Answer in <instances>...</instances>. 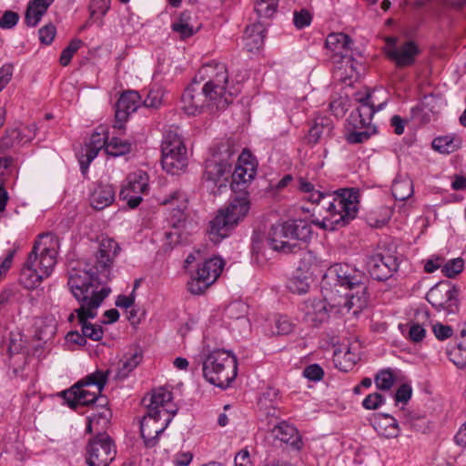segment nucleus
Returning a JSON list of instances; mask_svg holds the SVG:
<instances>
[{
  "instance_id": "obj_39",
  "label": "nucleus",
  "mask_w": 466,
  "mask_h": 466,
  "mask_svg": "<svg viewBox=\"0 0 466 466\" xmlns=\"http://www.w3.org/2000/svg\"><path fill=\"white\" fill-rule=\"evenodd\" d=\"M130 150L131 144L127 140H123L118 137H112L106 147V154L113 157L123 156L129 153Z\"/></svg>"
},
{
  "instance_id": "obj_2",
  "label": "nucleus",
  "mask_w": 466,
  "mask_h": 466,
  "mask_svg": "<svg viewBox=\"0 0 466 466\" xmlns=\"http://www.w3.org/2000/svg\"><path fill=\"white\" fill-rule=\"evenodd\" d=\"M238 86L229 84L225 64L212 62L199 68L193 82L185 89L182 110L188 116L225 109L239 93Z\"/></svg>"
},
{
  "instance_id": "obj_38",
  "label": "nucleus",
  "mask_w": 466,
  "mask_h": 466,
  "mask_svg": "<svg viewBox=\"0 0 466 466\" xmlns=\"http://www.w3.org/2000/svg\"><path fill=\"white\" fill-rule=\"evenodd\" d=\"M141 360V356L138 354H133L128 358L120 360L116 372V378L123 380L138 365Z\"/></svg>"
},
{
  "instance_id": "obj_25",
  "label": "nucleus",
  "mask_w": 466,
  "mask_h": 466,
  "mask_svg": "<svg viewBox=\"0 0 466 466\" xmlns=\"http://www.w3.org/2000/svg\"><path fill=\"white\" fill-rule=\"evenodd\" d=\"M115 189L107 184H98L92 190L89 200L90 205L96 210H102L110 206L115 200Z\"/></svg>"
},
{
  "instance_id": "obj_15",
  "label": "nucleus",
  "mask_w": 466,
  "mask_h": 466,
  "mask_svg": "<svg viewBox=\"0 0 466 466\" xmlns=\"http://www.w3.org/2000/svg\"><path fill=\"white\" fill-rule=\"evenodd\" d=\"M399 268V261L395 256L377 253L367 260V269L373 279L385 281L390 279Z\"/></svg>"
},
{
  "instance_id": "obj_62",
  "label": "nucleus",
  "mask_w": 466,
  "mask_h": 466,
  "mask_svg": "<svg viewBox=\"0 0 466 466\" xmlns=\"http://www.w3.org/2000/svg\"><path fill=\"white\" fill-rule=\"evenodd\" d=\"M412 394V389L409 384H402L395 393V401L406 403L410 398Z\"/></svg>"
},
{
  "instance_id": "obj_21",
  "label": "nucleus",
  "mask_w": 466,
  "mask_h": 466,
  "mask_svg": "<svg viewBox=\"0 0 466 466\" xmlns=\"http://www.w3.org/2000/svg\"><path fill=\"white\" fill-rule=\"evenodd\" d=\"M96 309L97 308H91V306L79 307L76 309L86 339L88 338L92 340L98 341L103 338L104 331L102 327L91 324L87 321L88 319H94L96 316Z\"/></svg>"
},
{
  "instance_id": "obj_10",
  "label": "nucleus",
  "mask_w": 466,
  "mask_h": 466,
  "mask_svg": "<svg viewBox=\"0 0 466 466\" xmlns=\"http://www.w3.org/2000/svg\"><path fill=\"white\" fill-rule=\"evenodd\" d=\"M108 373L109 370L106 372L97 370L86 376L69 390H64L63 398L72 408L94 403L106 383Z\"/></svg>"
},
{
  "instance_id": "obj_59",
  "label": "nucleus",
  "mask_w": 466,
  "mask_h": 466,
  "mask_svg": "<svg viewBox=\"0 0 466 466\" xmlns=\"http://www.w3.org/2000/svg\"><path fill=\"white\" fill-rule=\"evenodd\" d=\"M187 286L190 293L199 295L203 293L210 285L200 279L199 276L197 275L191 281L188 282Z\"/></svg>"
},
{
  "instance_id": "obj_29",
  "label": "nucleus",
  "mask_w": 466,
  "mask_h": 466,
  "mask_svg": "<svg viewBox=\"0 0 466 466\" xmlns=\"http://www.w3.org/2000/svg\"><path fill=\"white\" fill-rule=\"evenodd\" d=\"M224 262L220 258H213L206 260L197 270L200 279L211 285L220 275Z\"/></svg>"
},
{
  "instance_id": "obj_58",
  "label": "nucleus",
  "mask_w": 466,
  "mask_h": 466,
  "mask_svg": "<svg viewBox=\"0 0 466 466\" xmlns=\"http://www.w3.org/2000/svg\"><path fill=\"white\" fill-rule=\"evenodd\" d=\"M19 19L17 13L13 11H5L0 18V27L3 29H10L14 27Z\"/></svg>"
},
{
  "instance_id": "obj_36",
  "label": "nucleus",
  "mask_w": 466,
  "mask_h": 466,
  "mask_svg": "<svg viewBox=\"0 0 466 466\" xmlns=\"http://www.w3.org/2000/svg\"><path fill=\"white\" fill-rule=\"evenodd\" d=\"M108 417L109 410L107 409H103L98 413H92L88 417L86 431L88 433H92L94 431H97V433L100 432L109 422Z\"/></svg>"
},
{
  "instance_id": "obj_53",
  "label": "nucleus",
  "mask_w": 466,
  "mask_h": 466,
  "mask_svg": "<svg viewBox=\"0 0 466 466\" xmlns=\"http://www.w3.org/2000/svg\"><path fill=\"white\" fill-rule=\"evenodd\" d=\"M337 359L342 358L345 361V366L343 370L347 371L349 369H351L360 360V357L357 353L351 351L350 348H348L345 351L341 350L339 352H336Z\"/></svg>"
},
{
  "instance_id": "obj_7",
  "label": "nucleus",
  "mask_w": 466,
  "mask_h": 466,
  "mask_svg": "<svg viewBox=\"0 0 466 466\" xmlns=\"http://www.w3.org/2000/svg\"><path fill=\"white\" fill-rule=\"evenodd\" d=\"M312 233L311 226L303 219L289 220L271 226L268 235V245L275 251L294 252L298 247L295 240H308Z\"/></svg>"
},
{
  "instance_id": "obj_50",
  "label": "nucleus",
  "mask_w": 466,
  "mask_h": 466,
  "mask_svg": "<svg viewBox=\"0 0 466 466\" xmlns=\"http://www.w3.org/2000/svg\"><path fill=\"white\" fill-rule=\"evenodd\" d=\"M312 15L307 9L295 11L293 14L294 25L298 29L309 26L311 23Z\"/></svg>"
},
{
  "instance_id": "obj_41",
  "label": "nucleus",
  "mask_w": 466,
  "mask_h": 466,
  "mask_svg": "<svg viewBox=\"0 0 466 466\" xmlns=\"http://www.w3.org/2000/svg\"><path fill=\"white\" fill-rule=\"evenodd\" d=\"M450 360L459 368L466 366V341L462 340L447 350Z\"/></svg>"
},
{
  "instance_id": "obj_28",
  "label": "nucleus",
  "mask_w": 466,
  "mask_h": 466,
  "mask_svg": "<svg viewBox=\"0 0 466 466\" xmlns=\"http://www.w3.org/2000/svg\"><path fill=\"white\" fill-rule=\"evenodd\" d=\"M333 133L332 121L327 117H319L311 126L308 139L309 143L317 144L321 139L330 137Z\"/></svg>"
},
{
  "instance_id": "obj_51",
  "label": "nucleus",
  "mask_w": 466,
  "mask_h": 466,
  "mask_svg": "<svg viewBox=\"0 0 466 466\" xmlns=\"http://www.w3.org/2000/svg\"><path fill=\"white\" fill-rule=\"evenodd\" d=\"M381 213L382 215L380 218H377V214L375 212L370 213L367 217V221L369 225L373 228H380L383 225H385L390 219V211L388 208H381Z\"/></svg>"
},
{
  "instance_id": "obj_33",
  "label": "nucleus",
  "mask_w": 466,
  "mask_h": 466,
  "mask_svg": "<svg viewBox=\"0 0 466 466\" xmlns=\"http://www.w3.org/2000/svg\"><path fill=\"white\" fill-rule=\"evenodd\" d=\"M231 172V166L228 162L208 160L206 164L204 176L207 180L218 183L225 175Z\"/></svg>"
},
{
  "instance_id": "obj_64",
  "label": "nucleus",
  "mask_w": 466,
  "mask_h": 466,
  "mask_svg": "<svg viewBox=\"0 0 466 466\" xmlns=\"http://www.w3.org/2000/svg\"><path fill=\"white\" fill-rule=\"evenodd\" d=\"M192 459L193 454L190 451H179L175 454L173 463L176 466H188Z\"/></svg>"
},
{
  "instance_id": "obj_18",
  "label": "nucleus",
  "mask_w": 466,
  "mask_h": 466,
  "mask_svg": "<svg viewBox=\"0 0 466 466\" xmlns=\"http://www.w3.org/2000/svg\"><path fill=\"white\" fill-rule=\"evenodd\" d=\"M119 250L118 244L113 238H103L99 242L98 250L96 254L95 268L106 279H109L110 268Z\"/></svg>"
},
{
  "instance_id": "obj_52",
  "label": "nucleus",
  "mask_w": 466,
  "mask_h": 466,
  "mask_svg": "<svg viewBox=\"0 0 466 466\" xmlns=\"http://www.w3.org/2000/svg\"><path fill=\"white\" fill-rule=\"evenodd\" d=\"M19 137L20 132L17 128L6 129L0 141L1 147L5 149L12 147L19 140Z\"/></svg>"
},
{
  "instance_id": "obj_47",
  "label": "nucleus",
  "mask_w": 466,
  "mask_h": 466,
  "mask_svg": "<svg viewBox=\"0 0 466 466\" xmlns=\"http://www.w3.org/2000/svg\"><path fill=\"white\" fill-rule=\"evenodd\" d=\"M81 45L82 41L80 39H74L62 51L59 61L63 66H66L70 64L73 56L80 48Z\"/></svg>"
},
{
  "instance_id": "obj_57",
  "label": "nucleus",
  "mask_w": 466,
  "mask_h": 466,
  "mask_svg": "<svg viewBox=\"0 0 466 466\" xmlns=\"http://www.w3.org/2000/svg\"><path fill=\"white\" fill-rule=\"evenodd\" d=\"M162 104V94L159 90H150L143 101L146 107L157 108Z\"/></svg>"
},
{
  "instance_id": "obj_46",
  "label": "nucleus",
  "mask_w": 466,
  "mask_h": 466,
  "mask_svg": "<svg viewBox=\"0 0 466 466\" xmlns=\"http://www.w3.org/2000/svg\"><path fill=\"white\" fill-rule=\"evenodd\" d=\"M46 12L29 3L25 11V20L28 26H35Z\"/></svg>"
},
{
  "instance_id": "obj_8",
  "label": "nucleus",
  "mask_w": 466,
  "mask_h": 466,
  "mask_svg": "<svg viewBox=\"0 0 466 466\" xmlns=\"http://www.w3.org/2000/svg\"><path fill=\"white\" fill-rule=\"evenodd\" d=\"M202 370L207 381L218 388L226 389L237 376L236 357L230 351L215 350L205 357Z\"/></svg>"
},
{
  "instance_id": "obj_60",
  "label": "nucleus",
  "mask_w": 466,
  "mask_h": 466,
  "mask_svg": "<svg viewBox=\"0 0 466 466\" xmlns=\"http://www.w3.org/2000/svg\"><path fill=\"white\" fill-rule=\"evenodd\" d=\"M303 375L309 380L317 381L322 379L324 371L319 365L311 364L304 370Z\"/></svg>"
},
{
  "instance_id": "obj_24",
  "label": "nucleus",
  "mask_w": 466,
  "mask_h": 466,
  "mask_svg": "<svg viewBox=\"0 0 466 466\" xmlns=\"http://www.w3.org/2000/svg\"><path fill=\"white\" fill-rule=\"evenodd\" d=\"M172 398V392L164 388L155 390L149 399V403L147 404V411L164 417L170 416L168 405Z\"/></svg>"
},
{
  "instance_id": "obj_61",
  "label": "nucleus",
  "mask_w": 466,
  "mask_h": 466,
  "mask_svg": "<svg viewBox=\"0 0 466 466\" xmlns=\"http://www.w3.org/2000/svg\"><path fill=\"white\" fill-rule=\"evenodd\" d=\"M432 330L436 338L440 340H444L452 336L453 330L451 327L448 325H442L441 323H437L432 327Z\"/></svg>"
},
{
  "instance_id": "obj_14",
  "label": "nucleus",
  "mask_w": 466,
  "mask_h": 466,
  "mask_svg": "<svg viewBox=\"0 0 466 466\" xmlns=\"http://www.w3.org/2000/svg\"><path fill=\"white\" fill-rule=\"evenodd\" d=\"M148 190L147 177L145 172L138 171L130 174L127 178V184L120 190L119 196L126 200L128 207L135 208L142 201V195Z\"/></svg>"
},
{
  "instance_id": "obj_6",
  "label": "nucleus",
  "mask_w": 466,
  "mask_h": 466,
  "mask_svg": "<svg viewBox=\"0 0 466 466\" xmlns=\"http://www.w3.org/2000/svg\"><path fill=\"white\" fill-rule=\"evenodd\" d=\"M250 200L248 196L236 197L228 205L218 211L217 216L209 222L208 237L214 243L227 238L248 214Z\"/></svg>"
},
{
  "instance_id": "obj_1",
  "label": "nucleus",
  "mask_w": 466,
  "mask_h": 466,
  "mask_svg": "<svg viewBox=\"0 0 466 466\" xmlns=\"http://www.w3.org/2000/svg\"><path fill=\"white\" fill-rule=\"evenodd\" d=\"M365 277L357 268L346 263L330 266L323 276L321 289L324 299H309L305 301L302 310L304 319L318 326L329 319L330 309L361 310L367 305Z\"/></svg>"
},
{
  "instance_id": "obj_3",
  "label": "nucleus",
  "mask_w": 466,
  "mask_h": 466,
  "mask_svg": "<svg viewBox=\"0 0 466 466\" xmlns=\"http://www.w3.org/2000/svg\"><path fill=\"white\" fill-rule=\"evenodd\" d=\"M297 187L302 193L309 194L308 199L318 205L323 203L326 214L321 220L315 219L312 223L320 228L334 230L347 225L355 218L359 210V191L354 188H341L331 196L315 189L313 183L304 177L297 179Z\"/></svg>"
},
{
  "instance_id": "obj_40",
  "label": "nucleus",
  "mask_w": 466,
  "mask_h": 466,
  "mask_svg": "<svg viewBox=\"0 0 466 466\" xmlns=\"http://www.w3.org/2000/svg\"><path fill=\"white\" fill-rule=\"evenodd\" d=\"M376 129L375 127L370 125H367V127H363L362 128H354L353 131L349 132L346 135V140L350 144H359L363 143L370 138V137L375 134Z\"/></svg>"
},
{
  "instance_id": "obj_31",
  "label": "nucleus",
  "mask_w": 466,
  "mask_h": 466,
  "mask_svg": "<svg viewBox=\"0 0 466 466\" xmlns=\"http://www.w3.org/2000/svg\"><path fill=\"white\" fill-rule=\"evenodd\" d=\"M244 46L248 52L258 50L264 42V35L258 25H248L243 36Z\"/></svg>"
},
{
  "instance_id": "obj_55",
  "label": "nucleus",
  "mask_w": 466,
  "mask_h": 466,
  "mask_svg": "<svg viewBox=\"0 0 466 466\" xmlns=\"http://www.w3.org/2000/svg\"><path fill=\"white\" fill-rule=\"evenodd\" d=\"M384 402V397L378 392L369 394L362 401V406L366 410H376Z\"/></svg>"
},
{
  "instance_id": "obj_63",
  "label": "nucleus",
  "mask_w": 466,
  "mask_h": 466,
  "mask_svg": "<svg viewBox=\"0 0 466 466\" xmlns=\"http://www.w3.org/2000/svg\"><path fill=\"white\" fill-rule=\"evenodd\" d=\"M15 252H16L15 249L9 250L7 252L5 258L1 262V264H0V280H2L5 277L6 273L11 268Z\"/></svg>"
},
{
  "instance_id": "obj_37",
  "label": "nucleus",
  "mask_w": 466,
  "mask_h": 466,
  "mask_svg": "<svg viewBox=\"0 0 466 466\" xmlns=\"http://www.w3.org/2000/svg\"><path fill=\"white\" fill-rule=\"evenodd\" d=\"M189 21L190 15L185 12L180 15L177 21L172 24L173 31L179 34L182 39L187 38L196 33Z\"/></svg>"
},
{
  "instance_id": "obj_17",
  "label": "nucleus",
  "mask_w": 466,
  "mask_h": 466,
  "mask_svg": "<svg viewBox=\"0 0 466 466\" xmlns=\"http://www.w3.org/2000/svg\"><path fill=\"white\" fill-rule=\"evenodd\" d=\"M170 420V416L164 417L147 411L140 423L141 437L146 447L152 448L157 444L158 436L167 428Z\"/></svg>"
},
{
  "instance_id": "obj_4",
  "label": "nucleus",
  "mask_w": 466,
  "mask_h": 466,
  "mask_svg": "<svg viewBox=\"0 0 466 466\" xmlns=\"http://www.w3.org/2000/svg\"><path fill=\"white\" fill-rule=\"evenodd\" d=\"M56 255L57 240L49 234L41 235L21 268V284L27 289L36 288L52 274L56 264Z\"/></svg>"
},
{
  "instance_id": "obj_19",
  "label": "nucleus",
  "mask_w": 466,
  "mask_h": 466,
  "mask_svg": "<svg viewBox=\"0 0 466 466\" xmlns=\"http://www.w3.org/2000/svg\"><path fill=\"white\" fill-rule=\"evenodd\" d=\"M420 49L417 44L410 40H406L398 45L388 46L387 55L398 67H406L415 63L416 56Z\"/></svg>"
},
{
  "instance_id": "obj_49",
  "label": "nucleus",
  "mask_w": 466,
  "mask_h": 466,
  "mask_svg": "<svg viewBox=\"0 0 466 466\" xmlns=\"http://www.w3.org/2000/svg\"><path fill=\"white\" fill-rule=\"evenodd\" d=\"M14 158L12 157H0V185H5L12 174Z\"/></svg>"
},
{
  "instance_id": "obj_9",
  "label": "nucleus",
  "mask_w": 466,
  "mask_h": 466,
  "mask_svg": "<svg viewBox=\"0 0 466 466\" xmlns=\"http://www.w3.org/2000/svg\"><path fill=\"white\" fill-rule=\"evenodd\" d=\"M164 204L177 205L167 217L168 230L165 232L167 244L171 248L188 241L190 235V223L185 210L187 208V199L181 191L172 192L164 201Z\"/></svg>"
},
{
  "instance_id": "obj_16",
  "label": "nucleus",
  "mask_w": 466,
  "mask_h": 466,
  "mask_svg": "<svg viewBox=\"0 0 466 466\" xmlns=\"http://www.w3.org/2000/svg\"><path fill=\"white\" fill-rule=\"evenodd\" d=\"M355 100L360 106L350 113L349 123L353 128H362L370 125L373 115L383 107V104L379 105L378 108L375 109L370 92L365 94L357 93Z\"/></svg>"
},
{
  "instance_id": "obj_11",
  "label": "nucleus",
  "mask_w": 466,
  "mask_h": 466,
  "mask_svg": "<svg viewBox=\"0 0 466 466\" xmlns=\"http://www.w3.org/2000/svg\"><path fill=\"white\" fill-rule=\"evenodd\" d=\"M116 454V446L106 432L96 433L86 446V461L88 466H108Z\"/></svg>"
},
{
  "instance_id": "obj_22",
  "label": "nucleus",
  "mask_w": 466,
  "mask_h": 466,
  "mask_svg": "<svg viewBox=\"0 0 466 466\" xmlns=\"http://www.w3.org/2000/svg\"><path fill=\"white\" fill-rule=\"evenodd\" d=\"M274 439L290 446L296 451L303 447L302 438L299 431L291 424L286 421H280L271 430Z\"/></svg>"
},
{
  "instance_id": "obj_35",
  "label": "nucleus",
  "mask_w": 466,
  "mask_h": 466,
  "mask_svg": "<svg viewBox=\"0 0 466 466\" xmlns=\"http://www.w3.org/2000/svg\"><path fill=\"white\" fill-rule=\"evenodd\" d=\"M309 275H303L302 272H296L287 282L288 289L295 294H305L309 289Z\"/></svg>"
},
{
  "instance_id": "obj_23",
  "label": "nucleus",
  "mask_w": 466,
  "mask_h": 466,
  "mask_svg": "<svg viewBox=\"0 0 466 466\" xmlns=\"http://www.w3.org/2000/svg\"><path fill=\"white\" fill-rule=\"evenodd\" d=\"M141 105V96L137 91L124 92L116 105V118L117 121H125L127 116L135 112Z\"/></svg>"
},
{
  "instance_id": "obj_34",
  "label": "nucleus",
  "mask_w": 466,
  "mask_h": 466,
  "mask_svg": "<svg viewBox=\"0 0 466 466\" xmlns=\"http://www.w3.org/2000/svg\"><path fill=\"white\" fill-rule=\"evenodd\" d=\"M391 192L395 199L406 200L413 194V184L408 177H397L391 186Z\"/></svg>"
},
{
  "instance_id": "obj_43",
  "label": "nucleus",
  "mask_w": 466,
  "mask_h": 466,
  "mask_svg": "<svg viewBox=\"0 0 466 466\" xmlns=\"http://www.w3.org/2000/svg\"><path fill=\"white\" fill-rule=\"evenodd\" d=\"M399 327L403 334L407 331V338L415 343L421 341L426 335V329L419 323L410 322Z\"/></svg>"
},
{
  "instance_id": "obj_32",
  "label": "nucleus",
  "mask_w": 466,
  "mask_h": 466,
  "mask_svg": "<svg viewBox=\"0 0 466 466\" xmlns=\"http://www.w3.org/2000/svg\"><path fill=\"white\" fill-rule=\"evenodd\" d=\"M432 148L441 154H451L461 147V138L455 135L438 137L432 140Z\"/></svg>"
},
{
  "instance_id": "obj_5",
  "label": "nucleus",
  "mask_w": 466,
  "mask_h": 466,
  "mask_svg": "<svg viewBox=\"0 0 466 466\" xmlns=\"http://www.w3.org/2000/svg\"><path fill=\"white\" fill-rule=\"evenodd\" d=\"M103 280L92 268H72L68 272L67 285L73 296L80 302V307L91 306L98 308L105 298L110 292L109 289L103 288L101 290H96L97 284Z\"/></svg>"
},
{
  "instance_id": "obj_54",
  "label": "nucleus",
  "mask_w": 466,
  "mask_h": 466,
  "mask_svg": "<svg viewBox=\"0 0 466 466\" xmlns=\"http://www.w3.org/2000/svg\"><path fill=\"white\" fill-rule=\"evenodd\" d=\"M276 334L288 335L293 330V324L287 316H279L275 320Z\"/></svg>"
},
{
  "instance_id": "obj_42",
  "label": "nucleus",
  "mask_w": 466,
  "mask_h": 466,
  "mask_svg": "<svg viewBox=\"0 0 466 466\" xmlns=\"http://www.w3.org/2000/svg\"><path fill=\"white\" fill-rule=\"evenodd\" d=\"M396 377L392 369L380 370L375 376L376 387L381 390H389L394 385Z\"/></svg>"
},
{
  "instance_id": "obj_30",
  "label": "nucleus",
  "mask_w": 466,
  "mask_h": 466,
  "mask_svg": "<svg viewBox=\"0 0 466 466\" xmlns=\"http://www.w3.org/2000/svg\"><path fill=\"white\" fill-rule=\"evenodd\" d=\"M167 150H170V153L187 151L177 127L171 126L164 133L161 152L165 154Z\"/></svg>"
},
{
  "instance_id": "obj_45",
  "label": "nucleus",
  "mask_w": 466,
  "mask_h": 466,
  "mask_svg": "<svg viewBox=\"0 0 466 466\" xmlns=\"http://www.w3.org/2000/svg\"><path fill=\"white\" fill-rule=\"evenodd\" d=\"M279 0H256L254 9L259 17L270 18L277 11Z\"/></svg>"
},
{
  "instance_id": "obj_27",
  "label": "nucleus",
  "mask_w": 466,
  "mask_h": 466,
  "mask_svg": "<svg viewBox=\"0 0 466 466\" xmlns=\"http://www.w3.org/2000/svg\"><path fill=\"white\" fill-rule=\"evenodd\" d=\"M161 163L163 169L167 173L178 175L180 172L184 171L187 166V151L170 153V150H167V153L162 154Z\"/></svg>"
},
{
  "instance_id": "obj_26",
  "label": "nucleus",
  "mask_w": 466,
  "mask_h": 466,
  "mask_svg": "<svg viewBox=\"0 0 466 466\" xmlns=\"http://www.w3.org/2000/svg\"><path fill=\"white\" fill-rule=\"evenodd\" d=\"M249 157V155L245 154L238 157V164L231 175L234 183L238 185L246 184L255 177L257 172L255 164L248 160Z\"/></svg>"
},
{
  "instance_id": "obj_13",
  "label": "nucleus",
  "mask_w": 466,
  "mask_h": 466,
  "mask_svg": "<svg viewBox=\"0 0 466 466\" xmlns=\"http://www.w3.org/2000/svg\"><path fill=\"white\" fill-rule=\"evenodd\" d=\"M325 44L328 49L334 52L343 59L346 76L343 77L341 74V79L345 81L347 78L350 80L357 78L359 73L354 66V60L348 56V52L350 50V46L352 44L350 37L344 33H331L327 36Z\"/></svg>"
},
{
  "instance_id": "obj_20",
  "label": "nucleus",
  "mask_w": 466,
  "mask_h": 466,
  "mask_svg": "<svg viewBox=\"0 0 466 466\" xmlns=\"http://www.w3.org/2000/svg\"><path fill=\"white\" fill-rule=\"evenodd\" d=\"M108 143V137L104 132H95L90 138L88 145L83 149L85 152L79 156V164L82 173L85 175L87 172L90 163L96 157L98 152Z\"/></svg>"
},
{
  "instance_id": "obj_12",
  "label": "nucleus",
  "mask_w": 466,
  "mask_h": 466,
  "mask_svg": "<svg viewBox=\"0 0 466 466\" xmlns=\"http://www.w3.org/2000/svg\"><path fill=\"white\" fill-rule=\"evenodd\" d=\"M460 290L451 282L445 280L437 283L427 293L426 299L438 311L454 314L459 310Z\"/></svg>"
},
{
  "instance_id": "obj_44",
  "label": "nucleus",
  "mask_w": 466,
  "mask_h": 466,
  "mask_svg": "<svg viewBox=\"0 0 466 466\" xmlns=\"http://www.w3.org/2000/svg\"><path fill=\"white\" fill-rule=\"evenodd\" d=\"M319 261L316 256L311 252L308 251L303 253L300 258L299 264L296 272H302L303 275H309L312 277L313 269L318 267Z\"/></svg>"
},
{
  "instance_id": "obj_56",
  "label": "nucleus",
  "mask_w": 466,
  "mask_h": 466,
  "mask_svg": "<svg viewBox=\"0 0 466 466\" xmlns=\"http://www.w3.org/2000/svg\"><path fill=\"white\" fill-rule=\"evenodd\" d=\"M39 34V40L42 44L49 45L53 42L56 34V29L54 25L48 24L41 27L38 31Z\"/></svg>"
},
{
  "instance_id": "obj_48",
  "label": "nucleus",
  "mask_w": 466,
  "mask_h": 466,
  "mask_svg": "<svg viewBox=\"0 0 466 466\" xmlns=\"http://www.w3.org/2000/svg\"><path fill=\"white\" fill-rule=\"evenodd\" d=\"M464 261L461 258L449 260L443 267L442 272L448 278H454L463 269Z\"/></svg>"
}]
</instances>
